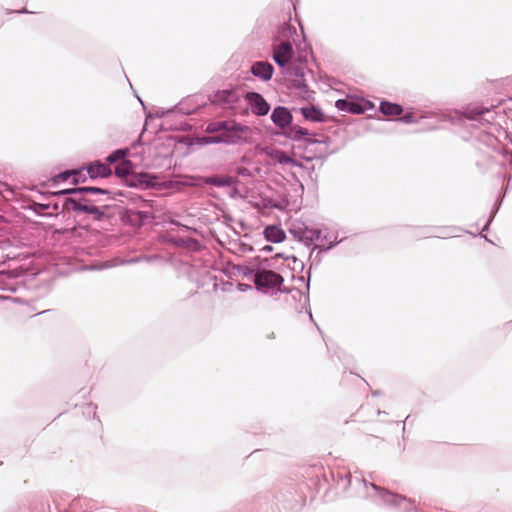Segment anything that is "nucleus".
Masks as SVG:
<instances>
[{
    "mask_svg": "<svg viewBox=\"0 0 512 512\" xmlns=\"http://www.w3.org/2000/svg\"><path fill=\"white\" fill-rule=\"evenodd\" d=\"M294 35H296V28L290 24H284L279 30V36L284 40H289Z\"/></svg>",
    "mask_w": 512,
    "mask_h": 512,
    "instance_id": "obj_23",
    "label": "nucleus"
},
{
    "mask_svg": "<svg viewBox=\"0 0 512 512\" xmlns=\"http://www.w3.org/2000/svg\"><path fill=\"white\" fill-rule=\"evenodd\" d=\"M244 99L255 116H266L271 109L264 96L258 92L248 91L244 94Z\"/></svg>",
    "mask_w": 512,
    "mask_h": 512,
    "instance_id": "obj_11",
    "label": "nucleus"
},
{
    "mask_svg": "<svg viewBox=\"0 0 512 512\" xmlns=\"http://www.w3.org/2000/svg\"><path fill=\"white\" fill-rule=\"evenodd\" d=\"M250 72L262 81H269L274 73V67L267 61H256L251 65Z\"/></svg>",
    "mask_w": 512,
    "mask_h": 512,
    "instance_id": "obj_16",
    "label": "nucleus"
},
{
    "mask_svg": "<svg viewBox=\"0 0 512 512\" xmlns=\"http://www.w3.org/2000/svg\"><path fill=\"white\" fill-rule=\"evenodd\" d=\"M127 155H128V149H126V148L116 149L106 157V164L108 165V164H115L118 162L120 163V162L126 160Z\"/></svg>",
    "mask_w": 512,
    "mask_h": 512,
    "instance_id": "obj_21",
    "label": "nucleus"
},
{
    "mask_svg": "<svg viewBox=\"0 0 512 512\" xmlns=\"http://www.w3.org/2000/svg\"><path fill=\"white\" fill-rule=\"evenodd\" d=\"M372 487H373L375 490H377V489H378V488H377V486H376V485H374V484H372Z\"/></svg>",
    "mask_w": 512,
    "mask_h": 512,
    "instance_id": "obj_43",
    "label": "nucleus"
},
{
    "mask_svg": "<svg viewBox=\"0 0 512 512\" xmlns=\"http://www.w3.org/2000/svg\"><path fill=\"white\" fill-rule=\"evenodd\" d=\"M31 208L34 212L38 214H43L45 210H48L50 208V204L47 203H33L31 205Z\"/></svg>",
    "mask_w": 512,
    "mask_h": 512,
    "instance_id": "obj_27",
    "label": "nucleus"
},
{
    "mask_svg": "<svg viewBox=\"0 0 512 512\" xmlns=\"http://www.w3.org/2000/svg\"><path fill=\"white\" fill-rule=\"evenodd\" d=\"M276 136H283L293 141H303L308 144V139H311V133L304 127L294 125L293 122L284 131H277L274 133Z\"/></svg>",
    "mask_w": 512,
    "mask_h": 512,
    "instance_id": "obj_14",
    "label": "nucleus"
},
{
    "mask_svg": "<svg viewBox=\"0 0 512 512\" xmlns=\"http://www.w3.org/2000/svg\"><path fill=\"white\" fill-rule=\"evenodd\" d=\"M293 56L294 49L290 40H282L273 46L272 58L280 68L288 66Z\"/></svg>",
    "mask_w": 512,
    "mask_h": 512,
    "instance_id": "obj_12",
    "label": "nucleus"
},
{
    "mask_svg": "<svg viewBox=\"0 0 512 512\" xmlns=\"http://www.w3.org/2000/svg\"><path fill=\"white\" fill-rule=\"evenodd\" d=\"M217 124H220L219 134L203 137L204 144H235L242 138L243 133L250 131L248 126L236 122L217 121Z\"/></svg>",
    "mask_w": 512,
    "mask_h": 512,
    "instance_id": "obj_3",
    "label": "nucleus"
},
{
    "mask_svg": "<svg viewBox=\"0 0 512 512\" xmlns=\"http://www.w3.org/2000/svg\"><path fill=\"white\" fill-rule=\"evenodd\" d=\"M209 101L212 105L217 106L226 112H235L240 101V97L234 90H218L209 96Z\"/></svg>",
    "mask_w": 512,
    "mask_h": 512,
    "instance_id": "obj_7",
    "label": "nucleus"
},
{
    "mask_svg": "<svg viewBox=\"0 0 512 512\" xmlns=\"http://www.w3.org/2000/svg\"><path fill=\"white\" fill-rule=\"evenodd\" d=\"M465 118L477 123L479 126L492 124L496 119V112L492 107L468 106L464 112Z\"/></svg>",
    "mask_w": 512,
    "mask_h": 512,
    "instance_id": "obj_8",
    "label": "nucleus"
},
{
    "mask_svg": "<svg viewBox=\"0 0 512 512\" xmlns=\"http://www.w3.org/2000/svg\"><path fill=\"white\" fill-rule=\"evenodd\" d=\"M231 192L236 193V192H238V190L236 187H232Z\"/></svg>",
    "mask_w": 512,
    "mask_h": 512,
    "instance_id": "obj_35",
    "label": "nucleus"
},
{
    "mask_svg": "<svg viewBox=\"0 0 512 512\" xmlns=\"http://www.w3.org/2000/svg\"><path fill=\"white\" fill-rule=\"evenodd\" d=\"M496 211H498V207L493 211V215L496 214Z\"/></svg>",
    "mask_w": 512,
    "mask_h": 512,
    "instance_id": "obj_41",
    "label": "nucleus"
},
{
    "mask_svg": "<svg viewBox=\"0 0 512 512\" xmlns=\"http://www.w3.org/2000/svg\"><path fill=\"white\" fill-rule=\"evenodd\" d=\"M170 111H171V110L166 111V112L162 111L161 113H157V116H158V117H163V116H165L167 113H169Z\"/></svg>",
    "mask_w": 512,
    "mask_h": 512,
    "instance_id": "obj_32",
    "label": "nucleus"
},
{
    "mask_svg": "<svg viewBox=\"0 0 512 512\" xmlns=\"http://www.w3.org/2000/svg\"><path fill=\"white\" fill-rule=\"evenodd\" d=\"M269 205L286 213L297 212L302 204V199L298 194H278L277 199H270Z\"/></svg>",
    "mask_w": 512,
    "mask_h": 512,
    "instance_id": "obj_10",
    "label": "nucleus"
},
{
    "mask_svg": "<svg viewBox=\"0 0 512 512\" xmlns=\"http://www.w3.org/2000/svg\"><path fill=\"white\" fill-rule=\"evenodd\" d=\"M254 282L256 288L261 292H269L270 290L278 289L283 283V278L280 274L272 270H258L254 275Z\"/></svg>",
    "mask_w": 512,
    "mask_h": 512,
    "instance_id": "obj_6",
    "label": "nucleus"
},
{
    "mask_svg": "<svg viewBox=\"0 0 512 512\" xmlns=\"http://www.w3.org/2000/svg\"><path fill=\"white\" fill-rule=\"evenodd\" d=\"M496 211H498V207L493 211V215L496 214Z\"/></svg>",
    "mask_w": 512,
    "mask_h": 512,
    "instance_id": "obj_40",
    "label": "nucleus"
},
{
    "mask_svg": "<svg viewBox=\"0 0 512 512\" xmlns=\"http://www.w3.org/2000/svg\"><path fill=\"white\" fill-rule=\"evenodd\" d=\"M7 192L13 193V192H15V191H14V189H13V188H11V187H7Z\"/></svg>",
    "mask_w": 512,
    "mask_h": 512,
    "instance_id": "obj_34",
    "label": "nucleus"
},
{
    "mask_svg": "<svg viewBox=\"0 0 512 512\" xmlns=\"http://www.w3.org/2000/svg\"><path fill=\"white\" fill-rule=\"evenodd\" d=\"M323 239L328 240V239H330V237H328V236L326 235V236H324V238H323Z\"/></svg>",
    "mask_w": 512,
    "mask_h": 512,
    "instance_id": "obj_42",
    "label": "nucleus"
},
{
    "mask_svg": "<svg viewBox=\"0 0 512 512\" xmlns=\"http://www.w3.org/2000/svg\"><path fill=\"white\" fill-rule=\"evenodd\" d=\"M381 497L383 498L384 502L393 503L396 505L403 500L402 497L391 494L390 492H382Z\"/></svg>",
    "mask_w": 512,
    "mask_h": 512,
    "instance_id": "obj_24",
    "label": "nucleus"
},
{
    "mask_svg": "<svg viewBox=\"0 0 512 512\" xmlns=\"http://www.w3.org/2000/svg\"><path fill=\"white\" fill-rule=\"evenodd\" d=\"M83 209L89 212H95L97 210L95 207L88 208L87 206H84Z\"/></svg>",
    "mask_w": 512,
    "mask_h": 512,
    "instance_id": "obj_31",
    "label": "nucleus"
},
{
    "mask_svg": "<svg viewBox=\"0 0 512 512\" xmlns=\"http://www.w3.org/2000/svg\"><path fill=\"white\" fill-rule=\"evenodd\" d=\"M335 107L340 111L359 115L373 109L374 103L364 98L347 96L346 98L337 99Z\"/></svg>",
    "mask_w": 512,
    "mask_h": 512,
    "instance_id": "obj_5",
    "label": "nucleus"
},
{
    "mask_svg": "<svg viewBox=\"0 0 512 512\" xmlns=\"http://www.w3.org/2000/svg\"><path fill=\"white\" fill-rule=\"evenodd\" d=\"M398 121L405 124H412L418 122V120L416 119L412 112H406L404 115L398 118Z\"/></svg>",
    "mask_w": 512,
    "mask_h": 512,
    "instance_id": "obj_26",
    "label": "nucleus"
},
{
    "mask_svg": "<svg viewBox=\"0 0 512 512\" xmlns=\"http://www.w3.org/2000/svg\"><path fill=\"white\" fill-rule=\"evenodd\" d=\"M379 111L386 116H399L403 112L402 105L387 100L380 102Z\"/></svg>",
    "mask_w": 512,
    "mask_h": 512,
    "instance_id": "obj_18",
    "label": "nucleus"
},
{
    "mask_svg": "<svg viewBox=\"0 0 512 512\" xmlns=\"http://www.w3.org/2000/svg\"><path fill=\"white\" fill-rule=\"evenodd\" d=\"M335 244H336V242L335 243H331L326 249H331L332 247H334Z\"/></svg>",
    "mask_w": 512,
    "mask_h": 512,
    "instance_id": "obj_36",
    "label": "nucleus"
},
{
    "mask_svg": "<svg viewBox=\"0 0 512 512\" xmlns=\"http://www.w3.org/2000/svg\"><path fill=\"white\" fill-rule=\"evenodd\" d=\"M84 168V172L86 177L88 176L90 179L96 178H106L111 176L112 170L111 168L101 161H92L89 162Z\"/></svg>",
    "mask_w": 512,
    "mask_h": 512,
    "instance_id": "obj_15",
    "label": "nucleus"
},
{
    "mask_svg": "<svg viewBox=\"0 0 512 512\" xmlns=\"http://www.w3.org/2000/svg\"><path fill=\"white\" fill-rule=\"evenodd\" d=\"M289 232L295 239L303 242L307 246H310L315 240L321 238V230L309 228L305 223L298 221L292 223Z\"/></svg>",
    "mask_w": 512,
    "mask_h": 512,
    "instance_id": "obj_9",
    "label": "nucleus"
},
{
    "mask_svg": "<svg viewBox=\"0 0 512 512\" xmlns=\"http://www.w3.org/2000/svg\"><path fill=\"white\" fill-rule=\"evenodd\" d=\"M264 236L267 241L280 243L285 239V232L279 226L271 225L265 228Z\"/></svg>",
    "mask_w": 512,
    "mask_h": 512,
    "instance_id": "obj_19",
    "label": "nucleus"
},
{
    "mask_svg": "<svg viewBox=\"0 0 512 512\" xmlns=\"http://www.w3.org/2000/svg\"><path fill=\"white\" fill-rule=\"evenodd\" d=\"M239 287H240V290L244 291V290H246V288H249L250 286L244 285V284H240Z\"/></svg>",
    "mask_w": 512,
    "mask_h": 512,
    "instance_id": "obj_33",
    "label": "nucleus"
},
{
    "mask_svg": "<svg viewBox=\"0 0 512 512\" xmlns=\"http://www.w3.org/2000/svg\"><path fill=\"white\" fill-rule=\"evenodd\" d=\"M284 69H285L284 73L286 75H288L289 77H291V79L305 76L304 68L301 66L291 65V66H286Z\"/></svg>",
    "mask_w": 512,
    "mask_h": 512,
    "instance_id": "obj_22",
    "label": "nucleus"
},
{
    "mask_svg": "<svg viewBox=\"0 0 512 512\" xmlns=\"http://www.w3.org/2000/svg\"><path fill=\"white\" fill-rule=\"evenodd\" d=\"M265 152L267 155L271 156L279 164L294 163L292 158L285 151L278 150V149L266 148Z\"/></svg>",
    "mask_w": 512,
    "mask_h": 512,
    "instance_id": "obj_20",
    "label": "nucleus"
},
{
    "mask_svg": "<svg viewBox=\"0 0 512 512\" xmlns=\"http://www.w3.org/2000/svg\"><path fill=\"white\" fill-rule=\"evenodd\" d=\"M139 101H140L141 105L145 108L144 102L141 99H139Z\"/></svg>",
    "mask_w": 512,
    "mask_h": 512,
    "instance_id": "obj_39",
    "label": "nucleus"
},
{
    "mask_svg": "<svg viewBox=\"0 0 512 512\" xmlns=\"http://www.w3.org/2000/svg\"><path fill=\"white\" fill-rule=\"evenodd\" d=\"M306 84H307V82H306L305 76L290 79V87H293L295 89L305 88Z\"/></svg>",
    "mask_w": 512,
    "mask_h": 512,
    "instance_id": "obj_25",
    "label": "nucleus"
},
{
    "mask_svg": "<svg viewBox=\"0 0 512 512\" xmlns=\"http://www.w3.org/2000/svg\"><path fill=\"white\" fill-rule=\"evenodd\" d=\"M183 185L189 187L203 188L206 185L215 186L218 188L232 187L236 183V178L230 175H212L209 177L190 176L185 179Z\"/></svg>",
    "mask_w": 512,
    "mask_h": 512,
    "instance_id": "obj_4",
    "label": "nucleus"
},
{
    "mask_svg": "<svg viewBox=\"0 0 512 512\" xmlns=\"http://www.w3.org/2000/svg\"><path fill=\"white\" fill-rule=\"evenodd\" d=\"M300 113L306 121L314 123H323L326 121V116L323 110L316 105L304 106L300 108Z\"/></svg>",
    "mask_w": 512,
    "mask_h": 512,
    "instance_id": "obj_17",
    "label": "nucleus"
},
{
    "mask_svg": "<svg viewBox=\"0 0 512 512\" xmlns=\"http://www.w3.org/2000/svg\"><path fill=\"white\" fill-rule=\"evenodd\" d=\"M248 114V108L245 109V111L243 112V115H247Z\"/></svg>",
    "mask_w": 512,
    "mask_h": 512,
    "instance_id": "obj_37",
    "label": "nucleus"
},
{
    "mask_svg": "<svg viewBox=\"0 0 512 512\" xmlns=\"http://www.w3.org/2000/svg\"><path fill=\"white\" fill-rule=\"evenodd\" d=\"M20 13H28L26 9H23L22 11H19Z\"/></svg>",
    "mask_w": 512,
    "mask_h": 512,
    "instance_id": "obj_38",
    "label": "nucleus"
},
{
    "mask_svg": "<svg viewBox=\"0 0 512 512\" xmlns=\"http://www.w3.org/2000/svg\"><path fill=\"white\" fill-rule=\"evenodd\" d=\"M219 125L220 124H217V121L216 122H211L207 125L206 127V132L208 133H218L219 134Z\"/></svg>",
    "mask_w": 512,
    "mask_h": 512,
    "instance_id": "obj_30",
    "label": "nucleus"
},
{
    "mask_svg": "<svg viewBox=\"0 0 512 512\" xmlns=\"http://www.w3.org/2000/svg\"><path fill=\"white\" fill-rule=\"evenodd\" d=\"M331 142H332V139L329 136H325L321 140H317V139H313V138L308 139V144H310V145H315V144H325V145H328Z\"/></svg>",
    "mask_w": 512,
    "mask_h": 512,
    "instance_id": "obj_29",
    "label": "nucleus"
},
{
    "mask_svg": "<svg viewBox=\"0 0 512 512\" xmlns=\"http://www.w3.org/2000/svg\"><path fill=\"white\" fill-rule=\"evenodd\" d=\"M86 181V174L84 168H77L72 170L62 171L49 179L51 187H58L60 184H68L72 187H66L57 190L56 192H111L108 189L97 186H78L79 183Z\"/></svg>",
    "mask_w": 512,
    "mask_h": 512,
    "instance_id": "obj_2",
    "label": "nucleus"
},
{
    "mask_svg": "<svg viewBox=\"0 0 512 512\" xmlns=\"http://www.w3.org/2000/svg\"><path fill=\"white\" fill-rule=\"evenodd\" d=\"M270 119L273 124L279 128V131H284L293 122V115L289 108L285 106H276L272 110Z\"/></svg>",
    "mask_w": 512,
    "mask_h": 512,
    "instance_id": "obj_13",
    "label": "nucleus"
},
{
    "mask_svg": "<svg viewBox=\"0 0 512 512\" xmlns=\"http://www.w3.org/2000/svg\"><path fill=\"white\" fill-rule=\"evenodd\" d=\"M299 91V96L304 100H310L312 98L313 91H311L306 84L305 88L297 89Z\"/></svg>",
    "mask_w": 512,
    "mask_h": 512,
    "instance_id": "obj_28",
    "label": "nucleus"
},
{
    "mask_svg": "<svg viewBox=\"0 0 512 512\" xmlns=\"http://www.w3.org/2000/svg\"><path fill=\"white\" fill-rule=\"evenodd\" d=\"M131 169V161L126 159L115 166L114 173L121 178L128 187L147 190L165 186L164 183L159 182L156 175L148 172L130 173Z\"/></svg>",
    "mask_w": 512,
    "mask_h": 512,
    "instance_id": "obj_1",
    "label": "nucleus"
}]
</instances>
